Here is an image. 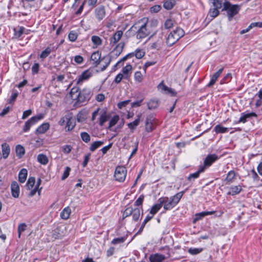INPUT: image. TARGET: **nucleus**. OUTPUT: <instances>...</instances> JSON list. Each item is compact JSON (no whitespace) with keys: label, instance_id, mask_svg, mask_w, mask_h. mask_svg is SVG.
Instances as JSON below:
<instances>
[{"label":"nucleus","instance_id":"1","mask_svg":"<svg viewBox=\"0 0 262 262\" xmlns=\"http://www.w3.org/2000/svg\"><path fill=\"white\" fill-rule=\"evenodd\" d=\"M241 9L240 6L236 4H232L230 2L223 1L222 11H226L229 21H231L233 17L236 15Z\"/></svg>","mask_w":262,"mask_h":262},{"label":"nucleus","instance_id":"2","mask_svg":"<svg viewBox=\"0 0 262 262\" xmlns=\"http://www.w3.org/2000/svg\"><path fill=\"white\" fill-rule=\"evenodd\" d=\"M212 6L208 13V16L214 18L220 14L219 9L223 8V0H210Z\"/></svg>","mask_w":262,"mask_h":262},{"label":"nucleus","instance_id":"3","mask_svg":"<svg viewBox=\"0 0 262 262\" xmlns=\"http://www.w3.org/2000/svg\"><path fill=\"white\" fill-rule=\"evenodd\" d=\"M131 215L134 222L138 221L141 215L140 209L139 208H133L132 207L126 208L123 212V217L125 218Z\"/></svg>","mask_w":262,"mask_h":262},{"label":"nucleus","instance_id":"4","mask_svg":"<svg viewBox=\"0 0 262 262\" xmlns=\"http://www.w3.org/2000/svg\"><path fill=\"white\" fill-rule=\"evenodd\" d=\"M127 170L123 166H118L116 167L114 177L115 180L120 182H123L126 178Z\"/></svg>","mask_w":262,"mask_h":262},{"label":"nucleus","instance_id":"5","mask_svg":"<svg viewBox=\"0 0 262 262\" xmlns=\"http://www.w3.org/2000/svg\"><path fill=\"white\" fill-rule=\"evenodd\" d=\"M43 118V115L42 114H39L37 116L32 117L25 122L22 132L23 133L28 132L32 125L36 124L38 121L41 120Z\"/></svg>","mask_w":262,"mask_h":262},{"label":"nucleus","instance_id":"6","mask_svg":"<svg viewBox=\"0 0 262 262\" xmlns=\"http://www.w3.org/2000/svg\"><path fill=\"white\" fill-rule=\"evenodd\" d=\"M91 95V93L90 90L84 89L82 91H80L78 95L75 96V100L79 102H83L90 99Z\"/></svg>","mask_w":262,"mask_h":262},{"label":"nucleus","instance_id":"7","mask_svg":"<svg viewBox=\"0 0 262 262\" xmlns=\"http://www.w3.org/2000/svg\"><path fill=\"white\" fill-rule=\"evenodd\" d=\"M158 202H160L162 206L163 205L165 210H171L175 206L170 198L168 197H161L158 199Z\"/></svg>","mask_w":262,"mask_h":262},{"label":"nucleus","instance_id":"8","mask_svg":"<svg viewBox=\"0 0 262 262\" xmlns=\"http://www.w3.org/2000/svg\"><path fill=\"white\" fill-rule=\"evenodd\" d=\"M184 34L180 35V34H168L166 37V43L168 46H171L176 43Z\"/></svg>","mask_w":262,"mask_h":262},{"label":"nucleus","instance_id":"9","mask_svg":"<svg viewBox=\"0 0 262 262\" xmlns=\"http://www.w3.org/2000/svg\"><path fill=\"white\" fill-rule=\"evenodd\" d=\"M219 159L218 156L215 154L207 155L204 161V165L201 166H204V170L206 167L210 166L215 161Z\"/></svg>","mask_w":262,"mask_h":262},{"label":"nucleus","instance_id":"10","mask_svg":"<svg viewBox=\"0 0 262 262\" xmlns=\"http://www.w3.org/2000/svg\"><path fill=\"white\" fill-rule=\"evenodd\" d=\"M92 76V73L90 70H85L78 76V79H76V83L79 84L82 83L83 81L89 79Z\"/></svg>","mask_w":262,"mask_h":262},{"label":"nucleus","instance_id":"11","mask_svg":"<svg viewBox=\"0 0 262 262\" xmlns=\"http://www.w3.org/2000/svg\"><path fill=\"white\" fill-rule=\"evenodd\" d=\"M70 117H69V119L68 120L65 126V130L66 132L71 131L75 127L76 125L75 118H73L72 113Z\"/></svg>","mask_w":262,"mask_h":262},{"label":"nucleus","instance_id":"12","mask_svg":"<svg viewBox=\"0 0 262 262\" xmlns=\"http://www.w3.org/2000/svg\"><path fill=\"white\" fill-rule=\"evenodd\" d=\"M95 14L96 18L99 20H102L105 15V11L104 9V7L103 6H101L98 7L95 10Z\"/></svg>","mask_w":262,"mask_h":262},{"label":"nucleus","instance_id":"13","mask_svg":"<svg viewBox=\"0 0 262 262\" xmlns=\"http://www.w3.org/2000/svg\"><path fill=\"white\" fill-rule=\"evenodd\" d=\"M204 171V166H200L197 171L194 173H191L187 178V180L190 181H193L195 179L198 178L201 173Z\"/></svg>","mask_w":262,"mask_h":262},{"label":"nucleus","instance_id":"14","mask_svg":"<svg viewBox=\"0 0 262 262\" xmlns=\"http://www.w3.org/2000/svg\"><path fill=\"white\" fill-rule=\"evenodd\" d=\"M101 58V53L99 51H96L92 53L91 56V60L93 62V64L97 67L100 63Z\"/></svg>","mask_w":262,"mask_h":262},{"label":"nucleus","instance_id":"15","mask_svg":"<svg viewBox=\"0 0 262 262\" xmlns=\"http://www.w3.org/2000/svg\"><path fill=\"white\" fill-rule=\"evenodd\" d=\"M223 68L219 69L216 72H215L212 76L210 82L207 84L208 87H211L212 86L216 81L217 78L220 76L222 72L223 71Z\"/></svg>","mask_w":262,"mask_h":262},{"label":"nucleus","instance_id":"16","mask_svg":"<svg viewBox=\"0 0 262 262\" xmlns=\"http://www.w3.org/2000/svg\"><path fill=\"white\" fill-rule=\"evenodd\" d=\"M11 188L12 195L15 198H18L19 194V187L17 182H13L11 184Z\"/></svg>","mask_w":262,"mask_h":262},{"label":"nucleus","instance_id":"17","mask_svg":"<svg viewBox=\"0 0 262 262\" xmlns=\"http://www.w3.org/2000/svg\"><path fill=\"white\" fill-rule=\"evenodd\" d=\"M50 127V124L49 123H44L40 125L35 130V134L36 135L43 134L46 132Z\"/></svg>","mask_w":262,"mask_h":262},{"label":"nucleus","instance_id":"18","mask_svg":"<svg viewBox=\"0 0 262 262\" xmlns=\"http://www.w3.org/2000/svg\"><path fill=\"white\" fill-rule=\"evenodd\" d=\"M137 29L138 30L136 31V33H145V32L146 31V24H144L140 25V23H136L134 26H133L132 28V31H135L134 29Z\"/></svg>","mask_w":262,"mask_h":262},{"label":"nucleus","instance_id":"19","mask_svg":"<svg viewBox=\"0 0 262 262\" xmlns=\"http://www.w3.org/2000/svg\"><path fill=\"white\" fill-rule=\"evenodd\" d=\"M230 191L227 192L228 195H234L239 193L242 190V186L240 185L232 186L230 187Z\"/></svg>","mask_w":262,"mask_h":262},{"label":"nucleus","instance_id":"20","mask_svg":"<svg viewBox=\"0 0 262 262\" xmlns=\"http://www.w3.org/2000/svg\"><path fill=\"white\" fill-rule=\"evenodd\" d=\"M165 258L164 255L157 253L151 255L149 257V260L150 262H162Z\"/></svg>","mask_w":262,"mask_h":262},{"label":"nucleus","instance_id":"21","mask_svg":"<svg viewBox=\"0 0 262 262\" xmlns=\"http://www.w3.org/2000/svg\"><path fill=\"white\" fill-rule=\"evenodd\" d=\"M27 174V170L25 168L21 169L18 173L19 182L21 183H24L26 180Z\"/></svg>","mask_w":262,"mask_h":262},{"label":"nucleus","instance_id":"22","mask_svg":"<svg viewBox=\"0 0 262 262\" xmlns=\"http://www.w3.org/2000/svg\"><path fill=\"white\" fill-rule=\"evenodd\" d=\"M254 28H262V22L252 23L246 29L242 30L240 33H247Z\"/></svg>","mask_w":262,"mask_h":262},{"label":"nucleus","instance_id":"23","mask_svg":"<svg viewBox=\"0 0 262 262\" xmlns=\"http://www.w3.org/2000/svg\"><path fill=\"white\" fill-rule=\"evenodd\" d=\"M141 116L142 114L141 113L137 115V118L135 121L127 124V126L130 129H134L139 124Z\"/></svg>","mask_w":262,"mask_h":262},{"label":"nucleus","instance_id":"24","mask_svg":"<svg viewBox=\"0 0 262 262\" xmlns=\"http://www.w3.org/2000/svg\"><path fill=\"white\" fill-rule=\"evenodd\" d=\"M184 191H180L170 198L175 206L179 202L184 194Z\"/></svg>","mask_w":262,"mask_h":262},{"label":"nucleus","instance_id":"25","mask_svg":"<svg viewBox=\"0 0 262 262\" xmlns=\"http://www.w3.org/2000/svg\"><path fill=\"white\" fill-rule=\"evenodd\" d=\"M2 149L3 157L6 159L8 157L10 154V147L7 143H4L2 144Z\"/></svg>","mask_w":262,"mask_h":262},{"label":"nucleus","instance_id":"26","mask_svg":"<svg viewBox=\"0 0 262 262\" xmlns=\"http://www.w3.org/2000/svg\"><path fill=\"white\" fill-rule=\"evenodd\" d=\"M15 151L16 156L18 158H21L25 154V149L21 145H17L16 146Z\"/></svg>","mask_w":262,"mask_h":262},{"label":"nucleus","instance_id":"27","mask_svg":"<svg viewBox=\"0 0 262 262\" xmlns=\"http://www.w3.org/2000/svg\"><path fill=\"white\" fill-rule=\"evenodd\" d=\"M235 171L234 170H230L227 173V177L224 181L226 182V184H230L233 182V180L235 178Z\"/></svg>","mask_w":262,"mask_h":262},{"label":"nucleus","instance_id":"28","mask_svg":"<svg viewBox=\"0 0 262 262\" xmlns=\"http://www.w3.org/2000/svg\"><path fill=\"white\" fill-rule=\"evenodd\" d=\"M71 213V210L70 207H67L64 208L60 213V217L64 220H67L69 218L70 215Z\"/></svg>","mask_w":262,"mask_h":262},{"label":"nucleus","instance_id":"29","mask_svg":"<svg viewBox=\"0 0 262 262\" xmlns=\"http://www.w3.org/2000/svg\"><path fill=\"white\" fill-rule=\"evenodd\" d=\"M55 50L56 49H55L53 47L51 48L50 47H48L45 50L42 51L40 55V58L42 59H45L49 56L53 50L55 51Z\"/></svg>","mask_w":262,"mask_h":262},{"label":"nucleus","instance_id":"30","mask_svg":"<svg viewBox=\"0 0 262 262\" xmlns=\"http://www.w3.org/2000/svg\"><path fill=\"white\" fill-rule=\"evenodd\" d=\"M123 34H114L112 37L110 38V45L114 46L121 39Z\"/></svg>","mask_w":262,"mask_h":262},{"label":"nucleus","instance_id":"31","mask_svg":"<svg viewBox=\"0 0 262 262\" xmlns=\"http://www.w3.org/2000/svg\"><path fill=\"white\" fill-rule=\"evenodd\" d=\"M103 144L104 142L102 141H97L93 142L90 146V150L93 152Z\"/></svg>","mask_w":262,"mask_h":262},{"label":"nucleus","instance_id":"32","mask_svg":"<svg viewBox=\"0 0 262 262\" xmlns=\"http://www.w3.org/2000/svg\"><path fill=\"white\" fill-rule=\"evenodd\" d=\"M159 106V102L157 100L151 99L147 103L148 108L150 110L155 109Z\"/></svg>","mask_w":262,"mask_h":262},{"label":"nucleus","instance_id":"33","mask_svg":"<svg viewBox=\"0 0 262 262\" xmlns=\"http://www.w3.org/2000/svg\"><path fill=\"white\" fill-rule=\"evenodd\" d=\"M37 161L42 165H46L49 161L48 157L43 154H39L37 156Z\"/></svg>","mask_w":262,"mask_h":262},{"label":"nucleus","instance_id":"34","mask_svg":"<svg viewBox=\"0 0 262 262\" xmlns=\"http://www.w3.org/2000/svg\"><path fill=\"white\" fill-rule=\"evenodd\" d=\"M174 5V0H166L163 4V7L167 10H171Z\"/></svg>","mask_w":262,"mask_h":262},{"label":"nucleus","instance_id":"35","mask_svg":"<svg viewBox=\"0 0 262 262\" xmlns=\"http://www.w3.org/2000/svg\"><path fill=\"white\" fill-rule=\"evenodd\" d=\"M162 207V205L160 202H158L157 204H155L152 206L150 210V213L152 214L151 216H154Z\"/></svg>","mask_w":262,"mask_h":262},{"label":"nucleus","instance_id":"36","mask_svg":"<svg viewBox=\"0 0 262 262\" xmlns=\"http://www.w3.org/2000/svg\"><path fill=\"white\" fill-rule=\"evenodd\" d=\"M152 218V216H150L149 215H148L146 216L145 219L144 220L143 222H142L140 228L138 231L137 232V234H140L142 231H143L145 225L147 224V222H148Z\"/></svg>","mask_w":262,"mask_h":262},{"label":"nucleus","instance_id":"37","mask_svg":"<svg viewBox=\"0 0 262 262\" xmlns=\"http://www.w3.org/2000/svg\"><path fill=\"white\" fill-rule=\"evenodd\" d=\"M71 113V112H67L66 114L63 116L60 120L58 121V124L60 126H63L65 124V123H67V122L68 119H69V117Z\"/></svg>","mask_w":262,"mask_h":262},{"label":"nucleus","instance_id":"38","mask_svg":"<svg viewBox=\"0 0 262 262\" xmlns=\"http://www.w3.org/2000/svg\"><path fill=\"white\" fill-rule=\"evenodd\" d=\"M214 130L217 134L225 133L228 132V128L227 127H223L220 124H218L214 127Z\"/></svg>","mask_w":262,"mask_h":262},{"label":"nucleus","instance_id":"39","mask_svg":"<svg viewBox=\"0 0 262 262\" xmlns=\"http://www.w3.org/2000/svg\"><path fill=\"white\" fill-rule=\"evenodd\" d=\"M108 116L107 115L106 112H103L100 116L99 118V125L103 126L104 123L107 121Z\"/></svg>","mask_w":262,"mask_h":262},{"label":"nucleus","instance_id":"40","mask_svg":"<svg viewBox=\"0 0 262 262\" xmlns=\"http://www.w3.org/2000/svg\"><path fill=\"white\" fill-rule=\"evenodd\" d=\"M80 137L82 140L85 143H88L91 141V137L86 132H81L80 133Z\"/></svg>","mask_w":262,"mask_h":262},{"label":"nucleus","instance_id":"41","mask_svg":"<svg viewBox=\"0 0 262 262\" xmlns=\"http://www.w3.org/2000/svg\"><path fill=\"white\" fill-rule=\"evenodd\" d=\"M35 183V179L34 177H30L29 178L26 187L28 189H31L33 187Z\"/></svg>","mask_w":262,"mask_h":262},{"label":"nucleus","instance_id":"42","mask_svg":"<svg viewBox=\"0 0 262 262\" xmlns=\"http://www.w3.org/2000/svg\"><path fill=\"white\" fill-rule=\"evenodd\" d=\"M124 47V43L123 41H121L117 45L114 49V51L116 52V54L118 55H120L121 53L122 52L123 49Z\"/></svg>","mask_w":262,"mask_h":262},{"label":"nucleus","instance_id":"43","mask_svg":"<svg viewBox=\"0 0 262 262\" xmlns=\"http://www.w3.org/2000/svg\"><path fill=\"white\" fill-rule=\"evenodd\" d=\"M18 95V93L17 91V90H13L12 92V95H11L10 99L8 100V103H13L15 101Z\"/></svg>","mask_w":262,"mask_h":262},{"label":"nucleus","instance_id":"44","mask_svg":"<svg viewBox=\"0 0 262 262\" xmlns=\"http://www.w3.org/2000/svg\"><path fill=\"white\" fill-rule=\"evenodd\" d=\"M232 79V74L231 73L227 74L221 80L220 84H223L230 81Z\"/></svg>","mask_w":262,"mask_h":262},{"label":"nucleus","instance_id":"45","mask_svg":"<svg viewBox=\"0 0 262 262\" xmlns=\"http://www.w3.org/2000/svg\"><path fill=\"white\" fill-rule=\"evenodd\" d=\"M91 39L93 44L96 47L100 46L102 43V40L99 36H93Z\"/></svg>","mask_w":262,"mask_h":262},{"label":"nucleus","instance_id":"46","mask_svg":"<svg viewBox=\"0 0 262 262\" xmlns=\"http://www.w3.org/2000/svg\"><path fill=\"white\" fill-rule=\"evenodd\" d=\"M119 119V117L118 115L114 116L109 122L108 128H110L112 126H114L117 123Z\"/></svg>","mask_w":262,"mask_h":262},{"label":"nucleus","instance_id":"47","mask_svg":"<svg viewBox=\"0 0 262 262\" xmlns=\"http://www.w3.org/2000/svg\"><path fill=\"white\" fill-rule=\"evenodd\" d=\"M205 212L203 211L198 213L195 214V218L193 219V223H195L197 221L201 220L203 217H205Z\"/></svg>","mask_w":262,"mask_h":262},{"label":"nucleus","instance_id":"48","mask_svg":"<svg viewBox=\"0 0 262 262\" xmlns=\"http://www.w3.org/2000/svg\"><path fill=\"white\" fill-rule=\"evenodd\" d=\"M105 26L108 29L107 31H113L114 28H115L116 27V26L115 25V21L109 20L107 21Z\"/></svg>","mask_w":262,"mask_h":262},{"label":"nucleus","instance_id":"49","mask_svg":"<svg viewBox=\"0 0 262 262\" xmlns=\"http://www.w3.org/2000/svg\"><path fill=\"white\" fill-rule=\"evenodd\" d=\"M135 56L138 59L142 58L145 55V52L139 49H136L135 51Z\"/></svg>","mask_w":262,"mask_h":262},{"label":"nucleus","instance_id":"50","mask_svg":"<svg viewBox=\"0 0 262 262\" xmlns=\"http://www.w3.org/2000/svg\"><path fill=\"white\" fill-rule=\"evenodd\" d=\"M203 251V248H192L188 249V252L192 255H196L201 253Z\"/></svg>","mask_w":262,"mask_h":262},{"label":"nucleus","instance_id":"51","mask_svg":"<svg viewBox=\"0 0 262 262\" xmlns=\"http://www.w3.org/2000/svg\"><path fill=\"white\" fill-rule=\"evenodd\" d=\"M126 238V237H120L115 238L113 239V241H112V244L114 245H117L118 244L122 243L125 241Z\"/></svg>","mask_w":262,"mask_h":262},{"label":"nucleus","instance_id":"52","mask_svg":"<svg viewBox=\"0 0 262 262\" xmlns=\"http://www.w3.org/2000/svg\"><path fill=\"white\" fill-rule=\"evenodd\" d=\"M79 91V89L77 87H74L71 90L70 94L73 99L75 100V96L78 95Z\"/></svg>","mask_w":262,"mask_h":262},{"label":"nucleus","instance_id":"53","mask_svg":"<svg viewBox=\"0 0 262 262\" xmlns=\"http://www.w3.org/2000/svg\"><path fill=\"white\" fill-rule=\"evenodd\" d=\"M173 26V21L171 19H167L164 23V28L169 29Z\"/></svg>","mask_w":262,"mask_h":262},{"label":"nucleus","instance_id":"54","mask_svg":"<svg viewBox=\"0 0 262 262\" xmlns=\"http://www.w3.org/2000/svg\"><path fill=\"white\" fill-rule=\"evenodd\" d=\"M144 199V195L143 194H141L135 201L134 203V206H139L142 205L143 200Z\"/></svg>","mask_w":262,"mask_h":262},{"label":"nucleus","instance_id":"55","mask_svg":"<svg viewBox=\"0 0 262 262\" xmlns=\"http://www.w3.org/2000/svg\"><path fill=\"white\" fill-rule=\"evenodd\" d=\"M70 171L71 168L68 166L66 167L63 172V173L61 177V180H64L69 177Z\"/></svg>","mask_w":262,"mask_h":262},{"label":"nucleus","instance_id":"56","mask_svg":"<svg viewBox=\"0 0 262 262\" xmlns=\"http://www.w3.org/2000/svg\"><path fill=\"white\" fill-rule=\"evenodd\" d=\"M26 229V225L25 223L20 224L18 227V237L20 238L21 233Z\"/></svg>","mask_w":262,"mask_h":262},{"label":"nucleus","instance_id":"57","mask_svg":"<svg viewBox=\"0 0 262 262\" xmlns=\"http://www.w3.org/2000/svg\"><path fill=\"white\" fill-rule=\"evenodd\" d=\"M158 88L159 89H161L163 91H167L168 92H172V89L171 88H168L167 86H166L164 83L163 82H161L159 85H158Z\"/></svg>","mask_w":262,"mask_h":262},{"label":"nucleus","instance_id":"58","mask_svg":"<svg viewBox=\"0 0 262 262\" xmlns=\"http://www.w3.org/2000/svg\"><path fill=\"white\" fill-rule=\"evenodd\" d=\"M132 69V66L131 64H127L125 67L123 68L122 72L123 74L126 75L128 74L129 72H130Z\"/></svg>","mask_w":262,"mask_h":262},{"label":"nucleus","instance_id":"59","mask_svg":"<svg viewBox=\"0 0 262 262\" xmlns=\"http://www.w3.org/2000/svg\"><path fill=\"white\" fill-rule=\"evenodd\" d=\"M41 189V187L40 189H39V188H37L35 187V188L34 189L31 190L28 195L30 197H32L36 194L37 191L38 192V193L39 195Z\"/></svg>","mask_w":262,"mask_h":262},{"label":"nucleus","instance_id":"60","mask_svg":"<svg viewBox=\"0 0 262 262\" xmlns=\"http://www.w3.org/2000/svg\"><path fill=\"white\" fill-rule=\"evenodd\" d=\"M135 79L138 82H141L142 80V74L140 71H137L135 73Z\"/></svg>","mask_w":262,"mask_h":262},{"label":"nucleus","instance_id":"61","mask_svg":"<svg viewBox=\"0 0 262 262\" xmlns=\"http://www.w3.org/2000/svg\"><path fill=\"white\" fill-rule=\"evenodd\" d=\"M130 101V100L121 101L117 104V106L119 108L122 109L123 107L126 106Z\"/></svg>","mask_w":262,"mask_h":262},{"label":"nucleus","instance_id":"62","mask_svg":"<svg viewBox=\"0 0 262 262\" xmlns=\"http://www.w3.org/2000/svg\"><path fill=\"white\" fill-rule=\"evenodd\" d=\"M90 157H91V154H90V153L85 155L84 160L82 164L83 167H86V166L88 164V162L90 160Z\"/></svg>","mask_w":262,"mask_h":262},{"label":"nucleus","instance_id":"63","mask_svg":"<svg viewBox=\"0 0 262 262\" xmlns=\"http://www.w3.org/2000/svg\"><path fill=\"white\" fill-rule=\"evenodd\" d=\"M39 64L35 63L32 67V72L33 74H37L39 71Z\"/></svg>","mask_w":262,"mask_h":262},{"label":"nucleus","instance_id":"64","mask_svg":"<svg viewBox=\"0 0 262 262\" xmlns=\"http://www.w3.org/2000/svg\"><path fill=\"white\" fill-rule=\"evenodd\" d=\"M72 150V146L70 145H66L62 147V151L65 154H69Z\"/></svg>","mask_w":262,"mask_h":262}]
</instances>
